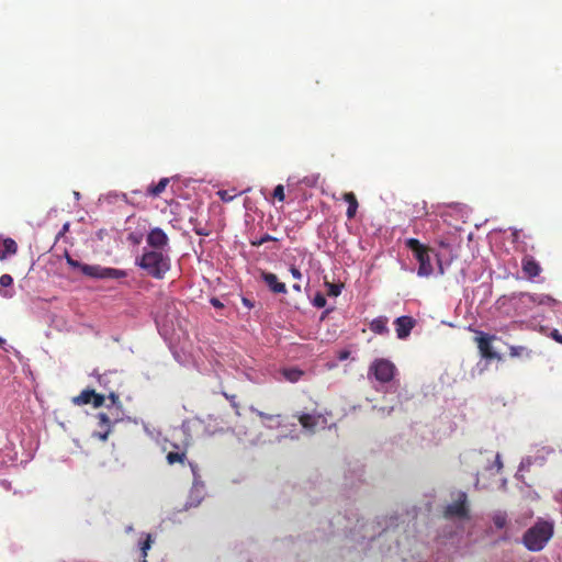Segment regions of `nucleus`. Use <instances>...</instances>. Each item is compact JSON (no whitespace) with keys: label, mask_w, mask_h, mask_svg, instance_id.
Segmentation results:
<instances>
[{"label":"nucleus","mask_w":562,"mask_h":562,"mask_svg":"<svg viewBox=\"0 0 562 562\" xmlns=\"http://www.w3.org/2000/svg\"><path fill=\"white\" fill-rule=\"evenodd\" d=\"M136 265L155 279L161 280L171 268L170 257L164 251L144 250L143 255L136 258Z\"/></svg>","instance_id":"f257e3e1"},{"label":"nucleus","mask_w":562,"mask_h":562,"mask_svg":"<svg viewBox=\"0 0 562 562\" xmlns=\"http://www.w3.org/2000/svg\"><path fill=\"white\" fill-rule=\"evenodd\" d=\"M554 526L547 520H538L522 536L524 546L532 552L541 551L553 537Z\"/></svg>","instance_id":"f03ea898"},{"label":"nucleus","mask_w":562,"mask_h":562,"mask_svg":"<svg viewBox=\"0 0 562 562\" xmlns=\"http://www.w3.org/2000/svg\"><path fill=\"white\" fill-rule=\"evenodd\" d=\"M405 246L413 252L414 258L418 262L417 274L422 278H428L434 273V266L431 263L430 254L434 250L422 244L416 238H408L405 240Z\"/></svg>","instance_id":"7ed1b4c3"},{"label":"nucleus","mask_w":562,"mask_h":562,"mask_svg":"<svg viewBox=\"0 0 562 562\" xmlns=\"http://www.w3.org/2000/svg\"><path fill=\"white\" fill-rule=\"evenodd\" d=\"M396 372L395 366L387 359H375L369 367V374L381 383H389L393 380Z\"/></svg>","instance_id":"20e7f679"},{"label":"nucleus","mask_w":562,"mask_h":562,"mask_svg":"<svg viewBox=\"0 0 562 562\" xmlns=\"http://www.w3.org/2000/svg\"><path fill=\"white\" fill-rule=\"evenodd\" d=\"M443 515L446 518H468V496L464 492L458 494V498L445 508Z\"/></svg>","instance_id":"39448f33"},{"label":"nucleus","mask_w":562,"mask_h":562,"mask_svg":"<svg viewBox=\"0 0 562 562\" xmlns=\"http://www.w3.org/2000/svg\"><path fill=\"white\" fill-rule=\"evenodd\" d=\"M113 380H117L115 372L103 373L98 378L99 385L108 392V397L111 400L112 405L121 407L122 404L117 394V387L113 383Z\"/></svg>","instance_id":"423d86ee"},{"label":"nucleus","mask_w":562,"mask_h":562,"mask_svg":"<svg viewBox=\"0 0 562 562\" xmlns=\"http://www.w3.org/2000/svg\"><path fill=\"white\" fill-rule=\"evenodd\" d=\"M146 243L150 250L164 251L169 245V237L161 228L154 227L148 232Z\"/></svg>","instance_id":"0eeeda50"},{"label":"nucleus","mask_w":562,"mask_h":562,"mask_svg":"<svg viewBox=\"0 0 562 562\" xmlns=\"http://www.w3.org/2000/svg\"><path fill=\"white\" fill-rule=\"evenodd\" d=\"M495 339V336H491L479 331V336L475 337V341L479 348V351L484 359H499L501 357L495 352L492 348V341Z\"/></svg>","instance_id":"6e6552de"},{"label":"nucleus","mask_w":562,"mask_h":562,"mask_svg":"<svg viewBox=\"0 0 562 562\" xmlns=\"http://www.w3.org/2000/svg\"><path fill=\"white\" fill-rule=\"evenodd\" d=\"M416 321L412 316H400L394 321L395 331L398 339H405L415 327Z\"/></svg>","instance_id":"1a4fd4ad"},{"label":"nucleus","mask_w":562,"mask_h":562,"mask_svg":"<svg viewBox=\"0 0 562 562\" xmlns=\"http://www.w3.org/2000/svg\"><path fill=\"white\" fill-rule=\"evenodd\" d=\"M173 450L168 451L166 454V460L169 465H173L176 463L180 465H186L188 458H187V446H180V445H172Z\"/></svg>","instance_id":"9d476101"},{"label":"nucleus","mask_w":562,"mask_h":562,"mask_svg":"<svg viewBox=\"0 0 562 562\" xmlns=\"http://www.w3.org/2000/svg\"><path fill=\"white\" fill-rule=\"evenodd\" d=\"M261 279L272 293H274V294L286 293L285 283L280 282L277 274H274L272 272L262 271Z\"/></svg>","instance_id":"9b49d317"},{"label":"nucleus","mask_w":562,"mask_h":562,"mask_svg":"<svg viewBox=\"0 0 562 562\" xmlns=\"http://www.w3.org/2000/svg\"><path fill=\"white\" fill-rule=\"evenodd\" d=\"M521 269L530 279L538 277L542 270L539 262L531 256H525L522 258Z\"/></svg>","instance_id":"f8f14e48"},{"label":"nucleus","mask_w":562,"mask_h":562,"mask_svg":"<svg viewBox=\"0 0 562 562\" xmlns=\"http://www.w3.org/2000/svg\"><path fill=\"white\" fill-rule=\"evenodd\" d=\"M18 245L14 239L10 237H0V260H5L8 257L15 255Z\"/></svg>","instance_id":"ddd939ff"},{"label":"nucleus","mask_w":562,"mask_h":562,"mask_svg":"<svg viewBox=\"0 0 562 562\" xmlns=\"http://www.w3.org/2000/svg\"><path fill=\"white\" fill-rule=\"evenodd\" d=\"M97 419L100 430L95 432V436L104 441L111 432V420L105 413H99Z\"/></svg>","instance_id":"4468645a"},{"label":"nucleus","mask_w":562,"mask_h":562,"mask_svg":"<svg viewBox=\"0 0 562 562\" xmlns=\"http://www.w3.org/2000/svg\"><path fill=\"white\" fill-rule=\"evenodd\" d=\"M322 418L321 414L313 415V414H301L299 416V422L301 426L307 430L311 434L315 432V429Z\"/></svg>","instance_id":"2eb2a0df"},{"label":"nucleus","mask_w":562,"mask_h":562,"mask_svg":"<svg viewBox=\"0 0 562 562\" xmlns=\"http://www.w3.org/2000/svg\"><path fill=\"white\" fill-rule=\"evenodd\" d=\"M387 323L389 319L386 316H379L370 323L369 327L370 330L376 335H386L389 334Z\"/></svg>","instance_id":"dca6fc26"},{"label":"nucleus","mask_w":562,"mask_h":562,"mask_svg":"<svg viewBox=\"0 0 562 562\" xmlns=\"http://www.w3.org/2000/svg\"><path fill=\"white\" fill-rule=\"evenodd\" d=\"M342 199L348 203L346 212L347 218L352 220L356 216L359 206L358 200L353 192L344 193Z\"/></svg>","instance_id":"f3484780"},{"label":"nucleus","mask_w":562,"mask_h":562,"mask_svg":"<svg viewBox=\"0 0 562 562\" xmlns=\"http://www.w3.org/2000/svg\"><path fill=\"white\" fill-rule=\"evenodd\" d=\"M13 284V278L10 274H2L0 277V295L5 299H11L14 295L13 290H5V288H10Z\"/></svg>","instance_id":"a211bd4d"},{"label":"nucleus","mask_w":562,"mask_h":562,"mask_svg":"<svg viewBox=\"0 0 562 562\" xmlns=\"http://www.w3.org/2000/svg\"><path fill=\"white\" fill-rule=\"evenodd\" d=\"M92 396H94V390L86 389L72 398V403L78 406L91 404Z\"/></svg>","instance_id":"6ab92c4d"},{"label":"nucleus","mask_w":562,"mask_h":562,"mask_svg":"<svg viewBox=\"0 0 562 562\" xmlns=\"http://www.w3.org/2000/svg\"><path fill=\"white\" fill-rule=\"evenodd\" d=\"M169 183L168 178H161L157 184L147 188V194L150 196H159Z\"/></svg>","instance_id":"aec40b11"},{"label":"nucleus","mask_w":562,"mask_h":562,"mask_svg":"<svg viewBox=\"0 0 562 562\" xmlns=\"http://www.w3.org/2000/svg\"><path fill=\"white\" fill-rule=\"evenodd\" d=\"M102 271H103V267L98 266V265H83V266H81V272L85 276H88V277H91V278L101 279Z\"/></svg>","instance_id":"412c9836"},{"label":"nucleus","mask_w":562,"mask_h":562,"mask_svg":"<svg viewBox=\"0 0 562 562\" xmlns=\"http://www.w3.org/2000/svg\"><path fill=\"white\" fill-rule=\"evenodd\" d=\"M126 276L127 273L124 270L103 267L101 279H122Z\"/></svg>","instance_id":"4be33fe9"},{"label":"nucleus","mask_w":562,"mask_h":562,"mask_svg":"<svg viewBox=\"0 0 562 562\" xmlns=\"http://www.w3.org/2000/svg\"><path fill=\"white\" fill-rule=\"evenodd\" d=\"M283 376L290 382H297L303 375V371L299 369H284L282 371Z\"/></svg>","instance_id":"5701e85b"},{"label":"nucleus","mask_w":562,"mask_h":562,"mask_svg":"<svg viewBox=\"0 0 562 562\" xmlns=\"http://www.w3.org/2000/svg\"><path fill=\"white\" fill-rule=\"evenodd\" d=\"M190 223L192 225V228L194 233L199 236H209L211 234V231L206 228L205 226H202L198 218H190Z\"/></svg>","instance_id":"b1692460"},{"label":"nucleus","mask_w":562,"mask_h":562,"mask_svg":"<svg viewBox=\"0 0 562 562\" xmlns=\"http://www.w3.org/2000/svg\"><path fill=\"white\" fill-rule=\"evenodd\" d=\"M531 351L525 346H512L509 347V356L515 357H530Z\"/></svg>","instance_id":"393cba45"},{"label":"nucleus","mask_w":562,"mask_h":562,"mask_svg":"<svg viewBox=\"0 0 562 562\" xmlns=\"http://www.w3.org/2000/svg\"><path fill=\"white\" fill-rule=\"evenodd\" d=\"M276 240H278L276 237H273V236H271L269 234H265L262 237H260L258 239L250 240V245L254 246V247H259V246L263 245L267 241H276Z\"/></svg>","instance_id":"a878e982"},{"label":"nucleus","mask_w":562,"mask_h":562,"mask_svg":"<svg viewBox=\"0 0 562 562\" xmlns=\"http://www.w3.org/2000/svg\"><path fill=\"white\" fill-rule=\"evenodd\" d=\"M217 195L223 202L227 203L233 201L237 196V193H232L228 190H220L217 191Z\"/></svg>","instance_id":"bb28decb"},{"label":"nucleus","mask_w":562,"mask_h":562,"mask_svg":"<svg viewBox=\"0 0 562 562\" xmlns=\"http://www.w3.org/2000/svg\"><path fill=\"white\" fill-rule=\"evenodd\" d=\"M493 522L496 528L503 529L507 524V517L505 514H497L493 517Z\"/></svg>","instance_id":"cd10ccee"},{"label":"nucleus","mask_w":562,"mask_h":562,"mask_svg":"<svg viewBox=\"0 0 562 562\" xmlns=\"http://www.w3.org/2000/svg\"><path fill=\"white\" fill-rule=\"evenodd\" d=\"M327 285V294L329 296H338L341 292V288L342 285L341 284H335V283H326Z\"/></svg>","instance_id":"c85d7f7f"},{"label":"nucleus","mask_w":562,"mask_h":562,"mask_svg":"<svg viewBox=\"0 0 562 562\" xmlns=\"http://www.w3.org/2000/svg\"><path fill=\"white\" fill-rule=\"evenodd\" d=\"M151 542L153 540L150 535H147L145 540L140 542V551L143 558L147 557V551L150 549Z\"/></svg>","instance_id":"c756f323"},{"label":"nucleus","mask_w":562,"mask_h":562,"mask_svg":"<svg viewBox=\"0 0 562 562\" xmlns=\"http://www.w3.org/2000/svg\"><path fill=\"white\" fill-rule=\"evenodd\" d=\"M273 198L280 202H283L285 199L284 187L282 184H278L272 193Z\"/></svg>","instance_id":"7c9ffc66"},{"label":"nucleus","mask_w":562,"mask_h":562,"mask_svg":"<svg viewBox=\"0 0 562 562\" xmlns=\"http://www.w3.org/2000/svg\"><path fill=\"white\" fill-rule=\"evenodd\" d=\"M105 396L103 394H99L94 391V396H92L91 404L94 408H99L104 404Z\"/></svg>","instance_id":"2f4dec72"},{"label":"nucleus","mask_w":562,"mask_h":562,"mask_svg":"<svg viewBox=\"0 0 562 562\" xmlns=\"http://www.w3.org/2000/svg\"><path fill=\"white\" fill-rule=\"evenodd\" d=\"M326 297L322 293H317L313 299V305L315 307L322 308L326 305Z\"/></svg>","instance_id":"473e14b6"},{"label":"nucleus","mask_w":562,"mask_h":562,"mask_svg":"<svg viewBox=\"0 0 562 562\" xmlns=\"http://www.w3.org/2000/svg\"><path fill=\"white\" fill-rule=\"evenodd\" d=\"M67 263L74 268H79L81 270L82 263L78 262L77 260L72 259L68 254L66 255Z\"/></svg>","instance_id":"72a5a7b5"},{"label":"nucleus","mask_w":562,"mask_h":562,"mask_svg":"<svg viewBox=\"0 0 562 562\" xmlns=\"http://www.w3.org/2000/svg\"><path fill=\"white\" fill-rule=\"evenodd\" d=\"M519 297L522 302H530V303L536 302L535 296L530 293H520Z\"/></svg>","instance_id":"f704fd0d"},{"label":"nucleus","mask_w":562,"mask_h":562,"mask_svg":"<svg viewBox=\"0 0 562 562\" xmlns=\"http://www.w3.org/2000/svg\"><path fill=\"white\" fill-rule=\"evenodd\" d=\"M290 272L294 279H296V280L302 279V273L295 266L290 267Z\"/></svg>","instance_id":"c9c22d12"},{"label":"nucleus","mask_w":562,"mask_h":562,"mask_svg":"<svg viewBox=\"0 0 562 562\" xmlns=\"http://www.w3.org/2000/svg\"><path fill=\"white\" fill-rule=\"evenodd\" d=\"M188 465L190 467L191 471H192V474L194 477H198L199 476V467L195 462H191V461H187Z\"/></svg>","instance_id":"e433bc0d"},{"label":"nucleus","mask_w":562,"mask_h":562,"mask_svg":"<svg viewBox=\"0 0 562 562\" xmlns=\"http://www.w3.org/2000/svg\"><path fill=\"white\" fill-rule=\"evenodd\" d=\"M132 244L134 245H138L142 240V236L140 235H136V234H130L128 235V238H127Z\"/></svg>","instance_id":"4c0bfd02"},{"label":"nucleus","mask_w":562,"mask_h":562,"mask_svg":"<svg viewBox=\"0 0 562 562\" xmlns=\"http://www.w3.org/2000/svg\"><path fill=\"white\" fill-rule=\"evenodd\" d=\"M210 303L212 304V306H214L215 308H223L224 307V304L217 299V297H212L210 300Z\"/></svg>","instance_id":"58836bf2"},{"label":"nucleus","mask_w":562,"mask_h":562,"mask_svg":"<svg viewBox=\"0 0 562 562\" xmlns=\"http://www.w3.org/2000/svg\"><path fill=\"white\" fill-rule=\"evenodd\" d=\"M437 265H438V272H439V274L442 276L445 273V269H443L441 259L438 256H437Z\"/></svg>","instance_id":"ea45409f"},{"label":"nucleus","mask_w":562,"mask_h":562,"mask_svg":"<svg viewBox=\"0 0 562 562\" xmlns=\"http://www.w3.org/2000/svg\"><path fill=\"white\" fill-rule=\"evenodd\" d=\"M552 337L558 341V342H562V334H560L558 330H554L552 333Z\"/></svg>","instance_id":"a19ab883"},{"label":"nucleus","mask_w":562,"mask_h":562,"mask_svg":"<svg viewBox=\"0 0 562 562\" xmlns=\"http://www.w3.org/2000/svg\"><path fill=\"white\" fill-rule=\"evenodd\" d=\"M5 346H7L5 339L0 337V348H2L4 351H8V348Z\"/></svg>","instance_id":"79ce46f5"},{"label":"nucleus","mask_w":562,"mask_h":562,"mask_svg":"<svg viewBox=\"0 0 562 562\" xmlns=\"http://www.w3.org/2000/svg\"><path fill=\"white\" fill-rule=\"evenodd\" d=\"M68 228H69V224H68V223H66V224L63 226V229H61V232L59 233V235L65 234V233L68 231Z\"/></svg>","instance_id":"37998d69"},{"label":"nucleus","mask_w":562,"mask_h":562,"mask_svg":"<svg viewBox=\"0 0 562 562\" xmlns=\"http://www.w3.org/2000/svg\"><path fill=\"white\" fill-rule=\"evenodd\" d=\"M293 290L296 291V292H301V285L299 283H294L292 285Z\"/></svg>","instance_id":"c03bdc74"},{"label":"nucleus","mask_w":562,"mask_h":562,"mask_svg":"<svg viewBox=\"0 0 562 562\" xmlns=\"http://www.w3.org/2000/svg\"><path fill=\"white\" fill-rule=\"evenodd\" d=\"M348 356H349V352H348V351H345V352H342V353L340 355L339 359H340V360L347 359V358H348Z\"/></svg>","instance_id":"a18cd8bd"},{"label":"nucleus","mask_w":562,"mask_h":562,"mask_svg":"<svg viewBox=\"0 0 562 562\" xmlns=\"http://www.w3.org/2000/svg\"><path fill=\"white\" fill-rule=\"evenodd\" d=\"M243 303L248 306V307H251L252 304L250 303V301L248 299H243Z\"/></svg>","instance_id":"49530a36"},{"label":"nucleus","mask_w":562,"mask_h":562,"mask_svg":"<svg viewBox=\"0 0 562 562\" xmlns=\"http://www.w3.org/2000/svg\"><path fill=\"white\" fill-rule=\"evenodd\" d=\"M225 397H226V398H228V400H231V401H234L235 395L228 396L227 394H225Z\"/></svg>","instance_id":"de8ad7c7"},{"label":"nucleus","mask_w":562,"mask_h":562,"mask_svg":"<svg viewBox=\"0 0 562 562\" xmlns=\"http://www.w3.org/2000/svg\"><path fill=\"white\" fill-rule=\"evenodd\" d=\"M326 314H328V311L324 312V315L322 316V318H324Z\"/></svg>","instance_id":"09e8293b"}]
</instances>
